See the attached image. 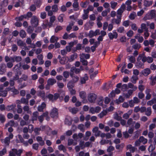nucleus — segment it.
<instances>
[{
	"mask_svg": "<svg viewBox=\"0 0 156 156\" xmlns=\"http://www.w3.org/2000/svg\"><path fill=\"white\" fill-rule=\"evenodd\" d=\"M154 19L156 21V11L155 10H152L148 12L144 16L143 20H144Z\"/></svg>",
	"mask_w": 156,
	"mask_h": 156,
	"instance_id": "f257e3e1",
	"label": "nucleus"
},
{
	"mask_svg": "<svg viewBox=\"0 0 156 156\" xmlns=\"http://www.w3.org/2000/svg\"><path fill=\"white\" fill-rule=\"evenodd\" d=\"M21 60V58L20 56H14L13 57L9 58L8 56H6L5 57V61L6 62L8 61H12L14 62L16 61L17 62H20Z\"/></svg>",
	"mask_w": 156,
	"mask_h": 156,
	"instance_id": "f03ea898",
	"label": "nucleus"
},
{
	"mask_svg": "<svg viewBox=\"0 0 156 156\" xmlns=\"http://www.w3.org/2000/svg\"><path fill=\"white\" fill-rule=\"evenodd\" d=\"M101 110V108L99 106L95 108L91 107L89 110V112L92 114L99 113Z\"/></svg>",
	"mask_w": 156,
	"mask_h": 156,
	"instance_id": "7ed1b4c3",
	"label": "nucleus"
},
{
	"mask_svg": "<svg viewBox=\"0 0 156 156\" xmlns=\"http://www.w3.org/2000/svg\"><path fill=\"white\" fill-rule=\"evenodd\" d=\"M31 23L33 26L34 27L37 26L38 23V20L37 18L35 16H33L31 20Z\"/></svg>",
	"mask_w": 156,
	"mask_h": 156,
	"instance_id": "20e7f679",
	"label": "nucleus"
},
{
	"mask_svg": "<svg viewBox=\"0 0 156 156\" xmlns=\"http://www.w3.org/2000/svg\"><path fill=\"white\" fill-rule=\"evenodd\" d=\"M108 34L109 38L111 40H112L113 38L116 39L118 36V34L115 30H113L112 32L109 33Z\"/></svg>",
	"mask_w": 156,
	"mask_h": 156,
	"instance_id": "39448f33",
	"label": "nucleus"
},
{
	"mask_svg": "<svg viewBox=\"0 0 156 156\" xmlns=\"http://www.w3.org/2000/svg\"><path fill=\"white\" fill-rule=\"evenodd\" d=\"M92 132L96 137L100 136L101 131L99 130V128L98 127H94L92 129Z\"/></svg>",
	"mask_w": 156,
	"mask_h": 156,
	"instance_id": "423d86ee",
	"label": "nucleus"
},
{
	"mask_svg": "<svg viewBox=\"0 0 156 156\" xmlns=\"http://www.w3.org/2000/svg\"><path fill=\"white\" fill-rule=\"evenodd\" d=\"M97 98L96 95L94 94H90L88 96V99L91 102H93L95 101Z\"/></svg>",
	"mask_w": 156,
	"mask_h": 156,
	"instance_id": "0eeeda50",
	"label": "nucleus"
},
{
	"mask_svg": "<svg viewBox=\"0 0 156 156\" xmlns=\"http://www.w3.org/2000/svg\"><path fill=\"white\" fill-rule=\"evenodd\" d=\"M51 117L53 118H56L58 116V112L57 109L56 108H53L50 113Z\"/></svg>",
	"mask_w": 156,
	"mask_h": 156,
	"instance_id": "6e6552de",
	"label": "nucleus"
},
{
	"mask_svg": "<svg viewBox=\"0 0 156 156\" xmlns=\"http://www.w3.org/2000/svg\"><path fill=\"white\" fill-rule=\"evenodd\" d=\"M81 70H83L82 67L81 66L80 67V69L76 68L74 67H73L71 68L70 71L73 73L77 74L80 72Z\"/></svg>",
	"mask_w": 156,
	"mask_h": 156,
	"instance_id": "1a4fd4ad",
	"label": "nucleus"
},
{
	"mask_svg": "<svg viewBox=\"0 0 156 156\" xmlns=\"http://www.w3.org/2000/svg\"><path fill=\"white\" fill-rule=\"evenodd\" d=\"M21 66V63H19L15 65L13 69V70L14 71L17 72L18 73H19L20 75H21V73L20 71Z\"/></svg>",
	"mask_w": 156,
	"mask_h": 156,
	"instance_id": "9d476101",
	"label": "nucleus"
},
{
	"mask_svg": "<svg viewBox=\"0 0 156 156\" xmlns=\"http://www.w3.org/2000/svg\"><path fill=\"white\" fill-rule=\"evenodd\" d=\"M121 21V16H117V18L116 19L114 18L112 20V22L115 23L117 24H120Z\"/></svg>",
	"mask_w": 156,
	"mask_h": 156,
	"instance_id": "9b49d317",
	"label": "nucleus"
},
{
	"mask_svg": "<svg viewBox=\"0 0 156 156\" xmlns=\"http://www.w3.org/2000/svg\"><path fill=\"white\" fill-rule=\"evenodd\" d=\"M151 73L150 69L149 68H146L142 71V73L144 76H147Z\"/></svg>",
	"mask_w": 156,
	"mask_h": 156,
	"instance_id": "f8f14e48",
	"label": "nucleus"
},
{
	"mask_svg": "<svg viewBox=\"0 0 156 156\" xmlns=\"http://www.w3.org/2000/svg\"><path fill=\"white\" fill-rule=\"evenodd\" d=\"M132 110H129L127 113L123 114V118L125 119H128L129 118V116L132 114Z\"/></svg>",
	"mask_w": 156,
	"mask_h": 156,
	"instance_id": "ddd939ff",
	"label": "nucleus"
},
{
	"mask_svg": "<svg viewBox=\"0 0 156 156\" xmlns=\"http://www.w3.org/2000/svg\"><path fill=\"white\" fill-rule=\"evenodd\" d=\"M55 20V17L54 16H52L50 17L49 23L48 24V25L49 27H51L53 23Z\"/></svg>",
	"mask_w": 156,
	"mask_h": 156,
	"instance_id": "4468645a",
	"label": "nucleus"
},
{
	"mask_svg": "<svg viewBox=\"0 0 156 156\" xmlns=\"http://www.w3.org/2000/svg\"><path fill=\"white\" fill-rule=\"evenodd\" d=\"M84 142L81 141L80 142V145L82 148H83L85 147H88L90 144V143L89 142H86L85 144H84Z\"/></svg>",
	"mask_w": 156,
	"mask_h": 156,
	"instance_id": "2eb2a0df",
	"label": "nucleus"
},
{
	"mask_svg": "<svg viewBox=\"0 0 156 156\" xmlns=\"http://www.w3.org/2000/svg\"><path fill=\"white\" fill-rule=\"evenodd\" d=\"M69 58L68 57H65L62 58L60 60V62L62 64H65L69 61Z\"/></svg>",
	"mask_w": 156,
	"mask_h": 156,
	"instance_id": "dca6fc26",
	"label": "nucleus"
},
{
	"mask_svg": "<svg viewBox=\"0 0 156 156\" xmlns=\"http://www.w3.org/2000/svg\"><path fill=\"white\" fill-rule=\"evenodd\" d=\"M56 83L55 79L52 78H49L47 80V83L48 85H52Z\"/></svg>",
	"mask_w": 156,
	"mask_h": 156,
	"instance_id": "f3484780",
	"label": "nucleus"
},
{
	"mask_svg": "<svg viewBox=\"0 0 156 156\" xmlns=\"http://www.w3.org/2000/svg\"><path fill=\"white\" fill-rule=\"evenodd\" d=\"M10 139L8 137H6L4 139H2L1 141L2 143H4L5 145H8L10 142Z\"/></svg>",
	"mask_w": 156,
	"mask_h": 156,
	"instance_id": "a211bd4d",
	"label": "nucleus"
},
{
	"mask_svg": "<svg viewBox=\"0 0 156 156\" xmlns=\"http://www.w3.org/2000/svg\"><path fill=\"white\" fill-rule=\"evenodd\" d=\"M6 89L8 91L11 90V91L15 94H16L19 93V91L17 90L14 87H13L12 88L9 87L6 88Z\"/></svg>",
	"mask_w": 156,
	"mask_h": 156,
	"instance_id": "6ab92c4d",
	"label": "nucleus"
},
{
	"mask_svg": "<svg viewBox=\"0 0 156 156\" xmlns=\"http://www.w3.org/2000/svg\"><path fill=\"white\" fill-rule=\"evenodd\" d=\"M124 100V98L122 96H120L119 98L115 100V102L117 104H119L122 102Z\"/></svg>",
	"mask_w": 156,
	"mask_h": 156,
	"instance_id": "aec40b11",
	"label": "nucleus"
},
{
	"mask_svg": "<svg viewBox=\"0 0 156 156\" xmlns=\"http://www.w3.org/2000/svg\"><path fill=\"white\" fill-rule=\"evenodd\" d=\"M153 3V1H149L148 0H145L144 1V5L145 7H149L152 5Z\"/></svg>",
	"mask_w": 156,
	"mask_h": 156,
	"instance_id": "412c9836",
	"label": "nucleus"
},
{
	"mask_svg": "<svg viewBox=\"0 0 156 156\" xmlns=\"http://www.w3.org/2000/svg\"><path fill=\"white\" fill-rule=\"evenodd\" d=\"M45 107V104L44 102H43L40 105L38 106V110L40 112H42Z\"/></svg>",
	"mask_w": 156,
	"mask_h": 156,
	"instance_id": "4be33fe9",
	"label": "nucleus"
},
{
	"mask_svg": "<svg viewBox=\"0 0 156 156\" xmlns=\"http://www.w3.org/2000/svg\"><path fill=\"white\" fill-rule=\"evenodd\" d=\"M133 93V90H129L128 91V92L126 94H123V95L125 96V98H129L130 96L132 95Z\"/></svg>",
	"mask_w": 156,
	"mask_h": 156,
	"instance_id": "5701e85b",
	"label": "nucleus"
},
{
	"mask_svg": "<svg viewBox=\"0 0 156 156\" xmlns=\"http://www.w3.org/2000/svg\"><path fill=\"white\" fill-rule=\"evenodd\" d=\"M135 37L136 39L138 40V41L140 43L144 41L143 37L140 36L139 34H137Z\"/></svg>",
	"mask_w": 156,
	"mask_h": 156,
	"instance_id": "b1692460",
	"label": "nucleus"
},
{
	"mask_svg": "<svg viewBox=\"0 0 156 156\" xmlns=\"http://www.w3.org/2000/svg\"><path fill=\"white\" fill-rule=\"evenodd\" d=\"M88 78V77L87 74H85L84 76L81 78V83L82 84L85 83H86V80H87Z\"/></svg>",
	"mask_w": 156,
	"mask_h": 156,
	"instance_id": "393cba45",
	"label": "nucleus"
},
{
	"mask_svg": "<svg viewBox=\"0 0 156 156\" xmlns=\"http://www.w3.org/2000/svg\"><path fill=\"white\" fill-rule=\"evenodd\" d=\"M128 88L132 89V90H133V91H135L137 89V87L133 85L131 83H129L128 84Z\"/></svg>",
	"mask_w": 156,
	"mask_h": 156,
	"instance_id": "a878e982",
	"label": "nucleus"
},
{
	"mask_svg": "<svg viewBox=\"0 0 156 156\" xmlns=\"http://www.w3.org/2000/svg\"><path fill=\"white\" fill-rule=\"evenodd\" d=\"M91 135V132L90 131H87L85 134V136L83 138V140H87L89 137Z\"/></svg>",
	"mask_w": 156,
	"mask_h": 156,
	"instance_id": "bb28decb",
	"label": "nucleus"
},
{
	"mask_svg": "<svg viewBox=\"0 0 156 156\" xmlns=\"http://www.w3.org/2000/svg\"><path fill=\"white\" fill-rule=\"evenodd\" d=\"M126 149L127 150H129L132 152H134L135 150V148L131 144L128 145L126 146Z\"/></svg>",
	"mask_w": 156,
	"mask_h": 156,
	"instance_id": "cd10ccee",
	"label": "nucleus"
},
{
	"mask_svg": "<svg viewBox=\"0 0 156 156\" xmlns=\"http://www.w3.org/2000/svg\"><path fill=\"white\" fill-rule=\"evenodd\" d=\"M156 102V98H154L151 100L148 101L147 102V105L148 106H151Z\"/></svg>",
	"mask_w": 156,
	"mask_h": 156,
	"instance_id": "c85d7f7f",
	"label": "nucleus"
},
{
	"mask_svg": "<svg viewBox=\"0 0 156 156\" xmlns=\"http://www.w3.org/2000/svg\"><path fill=\"white\" fill-rule=\"evenodd\" d=\"M139 141L140 143H142L143 144H145L147 143V139L144 138L143 136H140L139 138Z\"/></svg>",
	"mask_w": 156,
	"mask_h": 156,
	"instance_id": "c756f323",
	"label": "nucleus"
},
{
	"mask_svg": "<svg viewBox=\"0 0 156 156\" xmlns=\"http://www.w3.org/2000/svg\"><path fill=\"white\" fill-rule=\"evenodd\" d=\"M77 56V55L76 53H74L72 55L70 58H69V62H72L76 58Z\"/></svg>",
	"mask_w": 156,
	"mask_h": 156,
	"instance_id": "7c9ffc66",
	"label": "nucleus"
},
{
	"mask_svg": "<svg viewBox=\"0 0 156 156\" xmlns=\"http://www.w3.org/2000/svg\"><path fill=\"white\" fill-rule=\"evenodd\" d=\"M84 13L83 14L82 18L84 20H86L88 18V12L87 11H85L84 10Z\"/></svg>",
	"mask_w": 156,
	"mask_h": 156,
	"instance_id": "2f4dec72",
	"label": "nucleus"
},
{
	"mask_svg": "<svg viewBox=\"0 0 156 156\" xmlns=\"http://www.w3.org/2000/svg\"><path fill=\"white\" fill-rule=\"evenodd\" d=\"M89 58L90 55L88 54H84L82 53L80 55V59H84V58L86 59H88Z\"/></svg>",
	"mask_w": 156,
	"mask_h": 156,
	"instance_id": "473e14b6",
	"label": "nucleus"
},
{
	"mask_svg": "<svg viewBox=\"0 0 156 156\" xmlns=\"http://www.w3.org/2000/svg\"><path fill=\"white\" fill-rule=\"evenodd\" d=\"M150 90L149 89H147L146 90V99L149 100L151 98V95L150 94Z\"/></svg>",
	"mask_w": 156,
	"mask_h": 156,
	"instance_id": "72a5a7b5",
	"label": "nucleus"
},
{
	"mask_svg": "<svg viewBox=\"0 0 156 156\" xmlns=\"http://www.w3.org/2000/svg\"><path fill=\"white\" fill-rule=\"evenodd\" d=\"M107 113V111L106 110H104L101 112L98 115V116L101 118L104 116Z\"/></svg>",
	"mask_w": 156,
	"mask_h": 156,
	"instance_id": "f704fd0d",
	"label": "nucleus"
},
{
	"mask_svg": "<svg viewBox=\"0 0 156 156\" xmlns=\"http://www.w3.org/2000/svg\"><path fill=\"white\" fill-rule=\"evenodd\" d=\"M16 107V105L15 104H13L10 105L6 107V109L8 111L13 110Z\"/></svg>",
	"mask_w": 156,
	"mask_h": 156,
	"instance_id": "c9c22d12",
	"label": "nucleus"
},
{
	"mask_svg": "<svg viewBox=\"0 0 156 156\" xmlns=\"http://www.w3.org/2000/svg\"><path fill=\"white\" fill-rule=\"evenodd\" d=\"M77 144V141L74 142L73 140L72 139H69L68 140V145L70 146L72 144L75 145H76Z\"/></svg>",
	"mask_w": 156,
	"mask_h": 156,
	"instance_id": "e433bc0d",
	"label": "nucleus"
},
{
	"mask_svg": "<svg viewBox=\"0 0 156 156\" xmlns=\"http://www.w3.org/2000/svg\"><path fill=\"white\" fill-rule=\"evenodd\" d=\"M151 113V109L150 107H148L145 111V115L147 116H150Z\"/></svg>",
	"mask_w": 156,
	"mask_h": 156,
	"instance_id": "4c0bfd02",
	"label": "nucleus"
},
{
	"mask_svg": "<svg viewBox=\"0 0 156 156\" xmlns=\"http://www.w3.org/2000/svg\"><path fill=\"white\" fill-rule=\"evenodd\" d=\"M58 39V38L54 36H52L51 38L50 41L51 43H54L57 41Z\"/></svg>",
	"mask_w": 156,
	"mask_h": 156,
	"instance_id": "58836bf2",
	"label": "nucleus"
},
{
	"mask_svg": "<svg viewBox=\"0 0 156 156\" xmlns=\"http://www.w3.org/2000/svg\"><path fill=\"white\" fill-rule=\"evenodd\" d=\"M19 75H20L19 74V73H17L16 74L15 76H14L13 78V80H18V83H20L21 82H22V80L21 78H20V79H19Z\"/></svg>",
	"mask_w": 156,
	"mask_h": 156,
	"instance_id": "ea45409f",
	"label": "nucleus"
},
{
	"mask_svg": "<svg viewBox=\"0 0 156 156\" xmlns=\"http://www.w3.org/2000/svg\"><path fill=\"white\" fill-rule=\"evenodd\" d=\"M144 63H140V62H137L136 64V68H144Z\"/></svg>",
	"mask_w": 156,
	"mask_h": 156,
	"instance_id": "a19ab883",
	"label": "nucleus"
},
{
	"mask_svg": "<svg viewBox=\"0 0 156 156\" xmlns=\"http://www.w3.org/2000/svg\"><path fill=\"white\" fill-rule=\"evenodd\" d=\"M74 83L72 81H70L67 84V87L69 89L72 88L74 86Z\"/></svg>",
	"mask_w": 156,
	"mask_h": 156,
	"instance_id": "79ce46f5",
	"label": "nucleus"
},
{
	"mask_svg": "<svg viewBox=\"0 0 156 156\" xmlns=\"http://www.w3.org/2000/svg\"><path fill=\"white\" fill-rule=\"evenodd\" d=\"M114 105V102L113 101L111 102L110 103V106L108 108L107 111L108 112H112L113 111L114 108L113 106Z\"/></svg>",
	"mask_w": 156,
	"mask_h": 156,
	"instance_id": "37998d69",
	"label": "nucleus"
},
{
	"mask_svg": "<svg viewBox=\"0 0 156 156\" xmlns=\"http://www.w3.org/2000/svg\"><path fill=\"white\" fill-rule=\"evenodd\" d=\"M69 111L71 112L73 114H75L78 111V109L77 108H71L70 107L69 108Z\"/></svg>",
	"mask_w": 156,
	"mask_h": 156,
	"instance_id": "c03bdc74",
	"label": "nucleus"
},
{
	"mask_svg": "<svg viewBox=\"0 0 156 156\" xmlns=\"http://www.w3.org/2000/svg\"><path fill=\"white\" fill-rule=\"evenodd\" d=\"M4 65L2 64L0 66V74H3L5 71V69L4 68Z\"/></svg>",
	"mask_w": 156,
	"mask_h": 156,
	"instance_id": "a18cd8bd",
	"label": "nucleus"
},
{
	"mask_svg": "<svg viewBox=\"0 0 156 156\" xmlns=\"http://www.w3.org/2000/svg\"><path fill=\"white\" fill-rule=\"evenodd\" d=\"M16 149H12L11 151H10L9 153V155L10 156H16Z\"/></svg>",
	"mask_w": 156,
	"mask_h": 156,
	"instance_id": "49530a36",
	"label": "nucleus"
},
{
	"mask_svg": "<svg viewBox=\"0 0 156 156\" xmlns=\"http://www.w3.org/2000/svg\"><path fill=\"white\" fill-rule=\"evenodd\" d=\"M80 96L82 99H84L86 98V94L84 91L80 92Z\"/></svg>",
	"mask_w": 156,
	"mask_h": 156,
	"instance_id": "de8ad7c7",
	"label": "nucleus"
},
{
	"mask_svg": "<svg viewBox=\"0 0 156 156\" xmlns=\"http://www.w3.org/2000/svg\"><path fill=\"white\" fill-rule=\"evenodd\" d=\"M38 115V113L37 112H34L33 113V116L32 119L33 121L37 119V116Z\"/></svg>",
	"mask_w": 156,
	"mask_h": 156,
	"instance_id": "09e8293b",
	"label": "nucleus"
},
{
	"mask_svg": "<svg viewBox=\"0 0 156 156\" xmlns=\"http://www.w3.org/2000/svg\"><path fill=\"white\" fill-rule=\"evenodd\" d=\"M136 16V12H133L129 16V18L131 20H133L134 19Z\"/></svg>",
	"mask_w": 156,
	"mask_h": 156,
	"instance_id": "8fccbe9b",
	"label": "nucleus"
},
{
	"mask_svg": "<svg viewBox=\"0 0 156 156\" xmlns=\"http://www.w3.org/2000/svg\"><path fill=\"white\" fill-rule=\"evenodd\" d=\"M114 118L118 121H119L122 119V118L120 116H119L118 114L115 113L114 115Z\"/></svg>",
	"mask_w": 156,
	"mask_h": 156,
	"instance_id": "3c124183",
	"label": "nucleus"
},
{
	"mask_svg": "<svg viewBox=\"0 0 156 156\" xmlns=\"http://www.w3.org/2000/svg\"><path fill=\"white\" fill-rule=\"evenodd\" d=\"M58 9L57 5H55L52 6V11L53 12H56L58 11Z\"/></svg>",
	"mask_w": 156,
	"mask_h": 156,
	"instance_id": "603ef678",
	"label": "nucleus"
},
{
	"mask_svg": "<svg viewBox=\"0 0 156 156\" xmlns=\"http://www.w3.org/2000/svg\"><path fill=\"white\" fill-rule=\"evenodd\" d=\"M110 3L111 7L113 9H114L118 4L117 2L113 1L111 2Z\"/></svg>",
	"mask_w": 156,
	"mask_h": 156,
	"instance_id": "864d4df0",
	"label": "nucleus"
},
{
	"mask_svg": "<svg viewBox=\"0 0 156 156\" xmlns=\"http://www.w3.org/2000/svg\"><path fill=\"white\" fill-rule=\"evenodd\" d=\"M20 35L21 37L23 38L26 37V34L25 31L23 30H22L20 32Z\"/></svg>",
	"mask_w": 156,
	"mask_h": 156,
	"instance_id": "5fc2aeb1",
	"label": "nucleus"
},
{
	"mask_svg": "<svg viewBox=\"0 0 156 156\" xmlns=\"http://www.w3.org/2000/svg\"><path fill=\"white\" fill-rule=\"evenodd\" d=\"M14 125V122L13 121L11 120L7 124L5 125V126L6 127H8L9 126H13Z\"/></svg>",
	"mask_w": 156,
	"mask_h": 156,
	"instance_id": "6e6d98bb",
	"label": "nucleus"
},
{
	"mask_svg": "<svg viewBox=\"0 0 156 156\" xmlns=\"http://www.w3.org/2000/svg\"><path fill=\"white\" fill-rule=\"evenodd\" d=\"M134 34L132 30H129L126 33L127 36L129 37H132Z\"/></svg>",
	"mask_w": 156,
	"mask_h": 156,
	"instance_id": "4d7b16f0",
	"label": "nucleus"
},
{
	"mask_svg": "<svg viewBox=\"0 0 156 156\" xmlns=\"http://www.w3.org/2000/svg\"><path fill=\"white\" fill-rule=\"evenodd\" d=\"M20 101L21 103L25 104H27L28 102V101L23 98H22L21 99Z\"/></svg>",
	"mask_w": 156,
	"mask_h": 156,
	"instance_id": "13d9d810",
	"label": "nucleus"
},
{
	"mask_svg": "<svg viewBox=\"0 0 156 156\" xmlns=\"http://www.w3.org/2000/svg\"><path fill=\"white\" fill-rule=\"evenodd\" d=\"M24 18L26 19L25 15H21L19 17H16V20L22 21Z\"/></svg>",
	"mask_w": 156,
	"mask_h": 156,
	"instance_id": "bf43d9fd",
	"label": "nucleus"
},
{
	"mask_svg": "<svg viewBox=\"0 0 156 156\" xmlns=\"http://www.w3.org/2000/svg\"><path fill=\"white\" fill-rule=\"evenodd\" d=\"M138 79V77L136 76H133L131 79V81L134 83H135L136 81Z\"/></svg>",
	"mask_w": 156,
	"mask_h": 156,
	"instance_id": "052dcab7",
	"label": "nucleus"
},
{
	"mask_svg": "<svg viewBox=\"0 0 156 156\" xmlns=\"http://www.w3.org/2000/svg\"><path fill=\"white\" fill-rule=\"evenodd\" d=\"M58 149L61 151H63L64 152L66 151L65 147L62 145H60L58 147Z\"/></svg>",
	"mask_w": 156,
	"mask_h": 156,
	"instance_id": "680f3d73",
	"label": "nucleus"
},
{
	"mask_svg": "<svg viewBox=\"0 0 156 156\" xmlns=\"http://www.w3.org/2000/svg\"><path fill=\"white\" fill-rule=\"evenodd\" d=\"M78 129H80L81 131L82 132H84V126L83 124H80L78 126Z\"/></svg>",
	"mask_w": 156,
	"mask_h": 156,
	"instance_id": "e2e57ef3",
	"label": "nucleus"
},
{
	"mask_svg": "<svg viewBox=\"0 0 156 156\" xmlns=\"http://www.w3.org/2000/svg\"><path fill=\"white\" fill-rule=\"evenodd\" d=\"M74 23L72 22L69 23V25L67 27L66 30L67 31H69L72 29V26L74 25Z\"/></svg>",
	"mask_w": 156,
	"mask_h": 156,
	"instance_id": "0e129e2a",
	"label": "nucleus"
},
{
	"mask_svg": "<svg viewBox=\"0 0 156 156\" xmlns=\"http://www.w3.org/2000/svg\"><path fill=\"white\" fill-rule=\"evenodd\" d=\"M23 110L25 111H26L28 113L31 114V112L29 110V107L28 106H25L23 108Z\"/></svg>",
	"mask_w": 156,
	"mask_h": 156,
	"instance_id": "69168bd1",
	"label": "nucleus"
},
{
	"mask_svg": "<svg viewBox=\"0 0 156 156\" xmlns=\"http://www.w3.org/2000/svg\"><path fill=\"white\" fill-rule=\"evenodd\" d=\"M129 21L128 20L124 21L122 23V25L126 27H128L129 25Z\"/></svg>",
	"mask_w": 156,
	"mask_h": 156,
	"instance_id": "338daca9",
	"label": "nucleus"
},
{
	"mask_svg": "<svg viewBox=\"0 0 156 156\" xmlns=\"http://www.w3.org/2000/svg\"><path fill=\"white\" fill-rule=\"evenodd\" d=\"M129 61L132 63H134L135 62V58L133 56H131L128 57Z\"/></svg>",
	"mask_w": 156,
	"mask_h": 156,
	"instance_id": "774afa93",
	"label": "nucleus"
}]
</instances>
